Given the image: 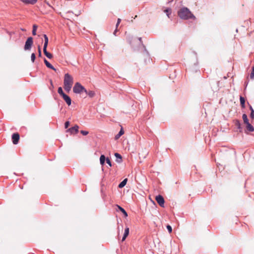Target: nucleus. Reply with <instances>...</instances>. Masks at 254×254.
Masks as SVG:
<instances>
[{"mask_svg":"<svg viewBox=\"0 0 254 254\" xmlns=\"http://www.w3.org/2000/svg\"><path fill=\"white\" fill-rule=\"evenodd\" d=\"M73 83V77L68 73H66L64 76V88L67 92H69Z\"/></svg>","mask_w":254,"mask_h":254,"instance_id":"f257e3e1","label":"nucleus"},{"mask_svg":"<svg viewBox=\"0 0 254 254\" xmlns=\"http://www.w3.org/2000/svg\"><path fill=\"white\" fill-rule=\"evenodd\" d=\"M179 16L183 19H195V16L187 7H183L178 11Z\"/></svg>","mask_w":254,"mask_h":254,"instance_id":"f03ea898","label":"nucleus"},{"mask_svg":"<svg viewBox=\"0 0 254 254\" xmlns=\"http://www.w3.org/2000/svg\"><path fill=\"white\" fill-rule=\"evenodd\" d=\"M73 91L75 93L80 94L83 92L87 93V90L79 82L75 83L73 88Z\"/></svg>","mask_w":254,"mask_h":254,"instance_id":"7ed1b4c3","label":"nucleus"},{"mask_svg":"<svg viewBox=\"0 0 254 254\" xmlns=\"http://www.w3.org/2000/svg\"><path fill=\"white\" fill-rule=\"evenodd\" d=\"M33 44V39L31 37H28L25 42V44L24 46V50H29L31 49L32 46Z\"/></svg>","mask_w":254,"mask_h":254,"instance_id":"20e7f679","label":"nucleus"},{"mask_svg":"<svg viewBox=\"0 0 254 254\" xmlns=\"http://www.w3.org/2000/svg\"><path fill=\"white\" fill-rule=\"evenodd\" d=\"M155 200L161 207H164L165 200L162 195L160 194L157 195L155 197Z\"/></svg>","mask_w":254,"mask_h":254,"instance_id":"39448f33","label":"nucleus"},{"mask_svg":"<svg viewBox=\"0 0 254 254\" xmlns=\"http://www.w3.org/2000/svg\"><path fill=\"white\" fill-rule=\"evenodd\" d=\"M78 126L76 125L74 127L67 129L66 131L67 132H70L71 134H74L78 132Z\"/></svg>","mask_w":254,"mask_h":254,"instance_id":"423d86ee","label":"nucleus"},{"mask_svg":"<svg viewBox=\"0 0 254 254\" xmlns=\"http://www.w3.org/2000/svg\"><path fill=\"white\" fill-rule=\"evenodd\" d=\"M234 125L237 129V131L240 132H242L243 130V127H242L241 123L238 120L234 121Z\"/></svg>","mask_w":254,"mask_h":254,"instance_id":"0eeeda50","label":"nucleus"},{"mask_svg":"<svg viewBox=\"0 0 254 254\" xmlns=\"http://www.w3.org/2000/svg\"><path fill=\"white\" fill-rule=\"evenodd\" d=\"M19 134L18 133H14L12 135V143L14 144H17L19 140Z\"/></svg>","mask_w":254,"mask_h":254,"instance_id":"6e6552de","label":"nucleus"},{"mask_svg":"<svg viewBox=\"0 0 254 254\" xmlns=\"http://www.w3.org/2000/svg\"><path fill=\"white\" fill-rule=\"evenodd\" d=\"M116 206L117 207V208L116 209L117 211H120L121 212L123 213L125 217H127V213L124 208H123L122 207L118 204H116Z\"/></svg>","mask_w":254,"mask_h":254,"instance_id":"1a4fd4ad","label":"nucleus"},{"mask_svg":"<svg viewBox=\"0 0 254 254\" xmlns=\"http://www.w3.org/2000/svg\"><path fill=\"white\" fill-rule=\"evenodd\" d=\"M115 156L116 157V161L117 163H121L123 162L122 156L121 154L118 153H115Z\"/></svg>","mask_w":254,"mask_h":254,"instance_id":"9d476101","label":"nucleus"},{"mask_svg":"<svg viewBox=\"0 0 254 254\" xmlns=\"http://www.w3.org/2000/svg\"><path fill=\"white\" fill-rule=\"evenodd\" d=\"M129 229L128 227H126L125 230L124 234L122 238V242H124L129 234Z\"/></svg>","mask_w":254,"mask_h":254,"instance_id":"9b49d317","label":"nucleus"},{"mask_svg":"<svg viewBox=\"0 0 254 254\" xmlns=\"http://www.w3.org/2000/svg\"><path fill=\"white\" fill-rule=\"evenodd\" d=\"M62 97L68 105L71 104V99L68 96L65 94L62 96Z\"/></svg>","mask_w":254,"mask_h":254,"instance_id":"f8f14e48","label":"nucleus"},{"mask_svg":"<svg viewBox=\"0 0 254 254\" xmlns=\"http://www.w3.org/2000/svg\"><path fill=\"white\" fill-rule=\"evenodd\" d=\"M44 61L47 67L55 71H56V69L54 68V67L49 62H48L46 59H44Z\"/></svg>","mask_w":254,"mask_h":254,"instance_id":"ddd939ff","label":"nucleus"},{"mask_svg":"<svg viewBox=\"0 0 254 254\" xmlns=\"http://www.w3.org/2000/svg\"><path fill=\"white\" fill-rule=\"evenodd\" d=\"M247 130L250 132H253L254 131V127L250 123H248L246 124Z\"/></svg>","mask_w":254,"mask_h":254,"instance_id":"4468645a","label":"nucleus"},{"mask_svg":"<svg viewBox=\"0 0 254 254\" xmlns=\"http://www.w3.org/2000/svg\"><path fill=\"white\" fill-rule=\"evenodd\" d=\"M43 52L45 56L49 59H52L53 58L52 54L47 52V48H43Z\"/></svg>","mask_w":254,"mask_h":254,"instance_id":"2eb2a0df","label":"nucleus"},{"mask_svg":"<svg viewBox=\"0 0 254 254\" xmlns=\"http://www.w3.org/2000/svg\"><path fill=\"white\" fill-rule=\"evenodd\" d=\"M124 133V131L123 127H122L121 128L120 131L119 132V133L117 135H116V136L115 137V139H119Z\"/></svg>","mask_w":254,"mask_h":254,"instance_id":"dca6fc26","label":"nucleus"},{"mask_svg":"<svg viewBox=\"0 0 254 254\" xmlns=\"http://www.w3.org/2000/svg\"><path fill=\"white\" fill-rule=\"evenodd\" d=\"M127 179H125L122 182H121L119 184L118 187L119 188H122L126 186V185L127 184Z\"/></svg>","mask_w":254,"mask_h":254,"instance_id":"f3484780","label":"nucleus"},{"mask_svg":"<svg viewBox=\"0 0 254 254\" xmlns=\"http://www.w3.org/2000/svg\"><path fill=\"white\" fill-rule=\"evenodd\" d=\"M105 161H106V158L104 155H101L100 157V162L102 165L105 164Z\"/></svg>","mask_w":254,"mask_h":254,"instance_id":"a211bd4d","label":"nucleus"},{"mask_svg":"<svg viewBox=\"0 0 254 254\" xmlns=\"http://www.w3.org/2000/svg\"><path fill=\"white\" fill-rule=\"evenodd\" d=\"M44 38L45 40L44 45L43 48H47L48 44V38L45 34L44 35Z\"/></svg>","mask_w":254,"mask_h":254,"instance_id":"6ab92c4d","label":"nucleus"},{"mask_svg":"<svg viewBox=\"0 0 254 254\" xmlns=\"http://www.w3.org/2000/svg\"><path fill=\"white\" fill-rule=\"evenodd\" d=\"M242 118H243V121H244V123L245 124H246L249 123L248 117H247L246 114H244L243 115Z\"/></svg>","mask_w":254,"mask_h":254,"instance_id":"aec40b11","label":"nucleus"},{"mask_svg":"<svg viewBox=\"0 0 254 254\" xmlns=\"http://www.w3.org/2000/svg\"><path fill=\"white\" fill-rule=\"evenodd\" d=\"M240 103H241V106L243 108H244V106H245V98L242 97V96H240Z\"/></svg>","mask_w":254,"mask_h":254,"instance_id":"412c9836","label":"nucleus"},{"mask_svg":"<svg viewBox=\"0 0 254 254\" xmlns=\"http://www.w3.org/2000/svg\"><path fill=\"white\" fill-rule=\"evenodd\" d=\"M90 97H93L95 96V93L94 91H90L89 92H88L87 91V93H86Z\"/></svg>","mask_w":254,"mask_h":254,"instance_id":"4be33fe9","label":"nucleus"},{"mask_svg":"<svg viewBox=\"0 0 254 254\" xmlns=\"http://www.w3.org/2000/svg\"><path fill=\"white\" fill-rule=\"evenodd\" d=\"M37 29V26L36 25H33V30H32V34L33 35H36V30Z\"/></svg>","mask_w":254,"mask_h":254,"instance_id":"5701e85b","label":"nucleus"},{"mask_svg":"<svg viewBox=\"0 0 254 254\" xmlns=\"http://www.w3.org/2000/svg\"><path fill=\"white\" fill-rule=\"evenodd\" d=\"M58 92L62 96L65 94L63 91L62 88L61 87L58 88Z\"/></svg>","mask_w":254,"mask_h":254,"instance_id":"b1692460","label":"nucleus"},{"mask_svg":"<svg viewBox=\"0 0 254 254\" xmlns=\"http://www.w3.org/2000/svg\"><path fill=\"white\" fill-rule=\"evenodd\" d=\"M164 12L166 13L167 15L169 17V15L171 13V9L170 8L166 9L164 10Z\"/></svg>","mask_w":254,"mask_h":254,"instance_id":"393cba45","label":"nucleus"},{"mask_svg":"<svg viewBox=\"0 0 254 254\" xmlns=\"http://www.w3.org/2000/svg\"><path fill=\"white\" fill-rule=\"evenodd\" d=\"M250 78L251 79L254 78V66L252 68V70L251 71V73L250 74Z\"/></svg>","mask_w":254,"mask_h":254,"instance_id":"a878e982","label":"nucleus"},{"mask_svg":"<svg viewBox=\"0 0 254 254\" xmlns=\"http://www.w3.org/2000/svg\"><path fill=\"white\" fill-rule=\"evenodd\" d=\"M35 58H36L35 54L34 53H32L31 54V61L33 63L34 62Z\"/></svg>","mask_w":254,"mask_h":254,"instance_id":"bb28decb","label":"nucleus"},{"mask_svg":"<svg viewBox=\"0 0 254 254\" xmlns=\"http://www.w3.org/2000/svg\"><path fill=\"white\" fill-rule=\"evenodd\" d=\"M80 133L83 135H86L88 134L89 132L88 131L82 130L80 131Z\"/></svg>","mask_w":254,"mask_h":254,"instance_id":"cd10ccee","label":"nucleus"},{"mask_svg":"<svg viewBox=\"0 0 254 254\" xmlns=\"http://www.w3.org/2000/svg\"><path fill=\"white\" fill-rule=\"evenodd\" d=\"M167 230H168V232H169L170 233H171V232H172V227H171L170 225H168L167 226Z\"/></svg>","mask_w":254,"mask_h":254,"instance_id":"c85d7f7f","label":"nucleus"},{"mask_svg":"<svg viewBox=\"0 0 254 254\" xmlns=\"http://www.w3.org/2000/svg\"><path fill=\"white\" fill-rule=\"evenodd\" d=\"M70 125V122L69 121L65 122L64 124V127L65 128H67Z\"/></svg>","mask_w":254,"mask_h":254,"instance_id":"c756f323","label":"nucleus"},{"mask_svg":"<svg viewBox=\"0 0 254 254\" xmlns=\"http://www.w3.org/2000/svg\"><path fill=\"white\" fill-rule=\"evenodd\" d=\"M106 163L110 166H112V163L109 158H106Z\"/></svg>","mask_w":254,"mask_h":254,"instance_id":"7c9ffc66","label":"nucleus"},{"mask_svg":"<svg viewBox=\"0 0 254 254\" xmlns=\"http://www.w3.org/2000/svg\"><path fill=\"white\" fill-rule=\"evenodd\" d=\"M22 1L26 4L30 3L31 4V0H22Z\"/></svg>","mask_w":254,"mask_h":254,"instance_id":"2f4dec72","label":"nucleus"},{"mask_svg":"<svg viewBox=\"0 0 254 254\" xmlns=\"http://www.w3.org/2000/svg\"><path fill=\"white\" fill-rule=\"evenodd\" d=\"M38 56L39 57H41V56H42V54H41V48H40V47L39 46L38 47Z\"/></svg>","mask_w":254,"mask_h":254,"instance_id":"473e14b6","label":"nucleus"},{"mask_svg":"<svg viewBox=\"0 0 254 254\" xmlns=\"http://www.w3.org/2000/svg\"><path fill=\"white\" fill-rule=\"evenodd\" d=\"M250 118L252 119H254V112H251Z\"/></svg>","mask_w":254,"mask_h":254,"instance_id":"72a5a7b5","label":"nucleus"},{"mask_svg":"<svg viewBox=\"0 0 254 254\" xmlns=\"http://www.w3.org/2000/svg\"><path fill=\"white\" fill-rule=\"evenodd\" d=\"M31 4H35L37 1V0H31Z\"/></svg>","mask_w":254,"mask_h":254,"instance_id":"f704fd0d","label":"nucleus"},{"mask_svg":"<svg viewBox=\"0 0 254 254\" xmlns=\"http://www.w3.org/2000/svg\"><path fill=\"white\" fill-rule=\"evenodd\" d=\"M127 41H128L129 43H130V36H128L127 37Z\"/></svg>","mask_w":254,"mask_h":254,"instance_id":"c9c22d12","label":"nucleus"},{"mask_svg":"<svg viewBox=\"0 0 254 254\" xmlns=\"http://www.w3.org/2000/svg\"><path fill=\"white\" fill-rule=\"evenodd\" d=\"M118 30V28H116L115 30V31H114V34L115 35H116V33L117 32Z\"/></svg>","mask_w":254,"mask_h":254,"instance_id":"e433bc0d","label":"nucleus"},{"mask_svg":"<svg viewBox=\"0 0 254 254\" xmlns=\"http://www.w3.org/2000/svg\"><path fill=\"white\" fill-rule=\"evenodd\" d=\"M121 19L120 18H118V21H117V23H118V24H120V22H121Z\"/></svg>","mask_w":254,"mask_h":254,"instance_id":"4c0bfd02","label":"nucleus"},{"mask_svg":"<svg viewBox=\"0 0 254 254\" xmlns=\"http://www.w3.org/2000/svg\"><path fill=\"white\" fill-rule=\"evenodd\" d=\"M250 109L251 110V111H254L251 106H250Z\"/></svg>","mask_w":254,"mask_h":254,"instance_id":"58836bf2","label":"nucleus"},{"mask_svg":"<svg viewBox=\"0 0 254 254\" xmlns=\"http://www.w3.org/2000/svg\"><path fill=\"white\" fill-rule=\"evenodd\" d=\"M119 24H118V23H117V24H116V28H118V27Z\"/></svg>","mask_w":254,"mask_h":254,"instance_id":"ea45409f","label":"nucleus"},{"mask_svg":"<svg viewBox=\"0 0 254 254\" xmlns=\"http://www.w3.org/2000/svg\"><path fill=\"white\" fill-rule=\"evenodd\" d=\"M147 154H148V152H147L146 154L144 156H143V157L145 158L146 155H147Z\"/></svg>","mask_w":254,"mask_h":254,"instance_id":"a19ab883","label":"nucleus"},{"mask_svg":"<svg viewBox=\"0 0 254 254\" xmlns=\"http://www.w3.org/2000/svg\"><path fill=\"white\" fill-rule=\"evenodd\" d=\"M148 119H149V118H146L145 119H144V120H147Z\"/></svg>","mask_w":254,"mask_h":254,"instance_id":"79ce46f5","label":"nucleus"},{"mask_svg":"<svg viewBox=\"0 0 254 254\" xmlns=\"http://www.w3.org/2000/svg\"><path fill=\"white\" fill-rule=\"evenodd\" d=\"M139 155H141V154L140 153H139Z\"/></svg>","mask_w":254,"mask_h":254,"instance_id":"37998d69","label":"nucleus"}]
</instances>
